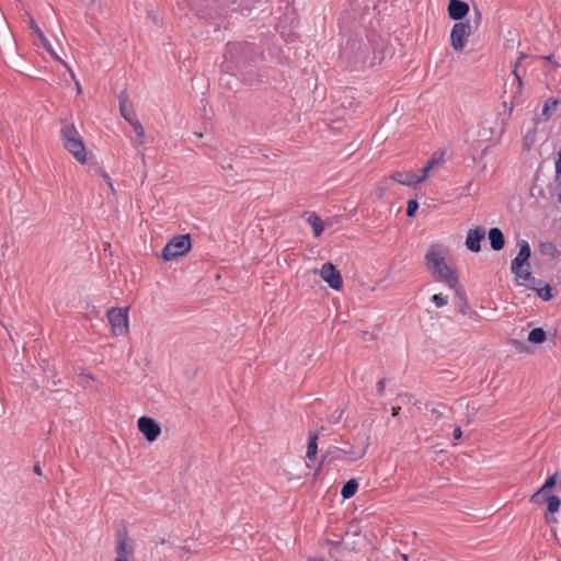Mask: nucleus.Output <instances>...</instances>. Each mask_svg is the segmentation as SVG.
I'll return each instance as SVG.
<instances>
[{
	"instance_id": "obj_32",
	"label": "nucleus",
	"mask_w": 561,
	"mask_h": 561,
	"mask_svg": "<svg viewBox=\"0 0 561 561\" xmlns=\"http://www.w3.org/2000/svg\"><path fill=\"white\" fill-rule=\"evenodd\" d=\"M129 124L134 128V131L136 134L135 141L141 144L142 142V138L145 137V128L142 127L141 123L137 118V119H134Z\"/></svg>"
},
{
	"instance_id": "obj_16",
	"label": "nucleus",
	"mask_w": 561,
	"mask_h": 561,
	"mask_svg": "<svg viewBox=\"0 0 561 561\" xmlns=\"http://www.w3.org/2000/svg\"><path fill=\"white\" fill-rule=\"evenodd\" d=\"M119 101V112L122 116L128 122L131 123L134 119H137V115L129 103L128 94L125 90L121 91L118 95Z\"/></svg>"
},
{
	"instance_id": "obj_22",
	"label": "nucleus",
	"mask_w": 561,
	"mask_h": 561,
	"mask_svg": "<svg viewBox=\"0 0 561 561\" xmlns=\"http://www.w3.org/2000/svg\"><path fill=\"white\" fill-rule=\"evenodd\" d=\"M307 222L312 227L313 236L320 237L324 230V221L316 213H308Z\"/></svg>"
},
{
	"instance_id": "obj_18",
	"label": "nucleus",
	"mask_w": 561,
	"mask_h": 561,
	"mask_svg": "<svg viewBox=\"0 0 561 561\" xmlns=\"http://www.w3.org/2000/svg\"><path fill=\"white\" fill-rule=\"evenodd\" d=\"M559 473L554 472L553 474L549 476L545 483L537 490L531 496L530 502H538L539 497H542L543 495L550 494V491L552 488L557 486Z\"/></svg>"
},
{
	"instance_id": "obj_14",
	"label": "nucleus",
	"mask_w": 561,
	"mask_h": 561,
	"mask_svg": "<svg viewBox=\"0 0 561 561\" xmlns=\"http://www.w3.org/2000/svg\"><path fill=\"white\" fill-rule=\"evenodd\" d=\"M134 547L128 543L126 533L119 531L117 534L116 558L114 561H129L128 558L133 557Z\"/></svg>"
},
{
	"instance_id": "obj_60",
	"label": "nucleus",
	"mask_w": 561,
	"mask_h": 561,
	"mask_svg": "<svg viewBox=\"0 0 561 561\" xmlns=\"http://www.w3.org/2000/svg\"><path fill=\"white\" fill-rule=\"evenodd\" d=\"M58 383H61V380L53 381V385H58Z\"/></svg>"
},
{
	"instance_id": "obj_52",
	"label": "nucleus",
	"mask_w": 561,
	"mask_h": 561,
	"mask_svg": "<svg viewBox=\"0 0 561 561\" xmlns=\"http://www.w3.org/2000/svg\"><path fill=\"white\" fill-rule=\"evenodd\" d=\"M323 467H320V462L318 463V467L316 469L314 476H318L319 472L322 470Z\"/></svg>"
},
{
	"instance_id": "obj_1",
	"label": "nucleus",
	"mask_w": 561,
	"mask_h": 561,
	"mask_svg": "<svg viewBox=\"0 0 561 561\" xmlns=\"http://www.w3.org/2000/svg\"><path fill=\"white\" fill-rule=\"evenodd\" d=\"M340 34L346 38L340 50V60L351 69H364L371 38L363 37L357 24L352 20V13L344 11L339 20Z\"/></svg>"
},
{
	"instance_id": "obj_42",
	"label": "nucleus",
	"mask_w": 561,
	"mask_h": 561,
	"mask_svg": "<svg viewBox=\"0 0 561 561\" xmlns=\"http://www.w3.org/2000/svg\"><path fill=\"white\" fill-rule=\"evenodd\" d=\"M540 58L549 61L553 66V68H556V69L560 67V64L554 59V55L553 54H550V55H547V56H542Z\"/></svg>"
},
{
	"instance_id": "obj_49",
	"label": "nucleus",
	"mask_w": 561,
	"mask_h": 561,
	"mask_svg": "<svg viewBox=\"0 0 561 561\" xmlns=\"http://www.w3.org/2000/svg\"><path fill=\"white\" fill-rule=\"evenodd\" d=\"M33 471H34V473H36V474H38V476H42V468H41V466H39V463H38V462H36V463L34 465V467H33Z\"/></svg>"
},
{
	"instance_id": "obj_6",
	"label": "nucleus",
	"mask_w": 561,
	"mask_h": 561,
	"mask_svg": "<svg viewBox=\"0 0 561 561\" xmlns=\"http://www.w3.org/2000/svg\"><path fill=\"white\" fill-rule=\"evenodd\" d=\"M474 31L470 27V21L456 22L450 32V45L456 51H462L467 45L468 37Z\"/></svg>"
},
{
	"instance_id": "obj_29",
	"label": "nucleus",
	"mask_w": 561,
	"mask_h": 561,
	"mask_svg": "<svg viewBox=\"0 0 561 561\" xmlns=\"http://www.w3.org/2000/svg\"><path fill=\"white\" fill-rule=\"evenodd\" d=\"M517 245H518V249H519L517 256H522V259L524 261H528L530 259V256H531V248H530L528 241L519 240L517 242Z\"/></svg>"
},
{
	"instance_id": "obj_24",
	"label": "nucleus",
	"mask_w": 561,
	"mask_h": 561,
	"mask_svg": "<svg viewBox=\"0 0 561 561\" xmlns=\"http://www.w3.org/2000/svg\"><path fill=\"white\" fill-rule=\"evenodd\" d=\"M318 438L319 434L318 432L311 433L309 435L308 439V446H307V459L308 460H314L318 454Z\"/></svg>"
},
{
	"instance_id": "obj_41",
	"label": "nucleus",
	"mask_w": 561,
	"mask_h": 561,
	"mask_svg": "<svg viewBox=\"0 0 561 561\" xmlns=\"http://www.w3.org/2000/svg\"><path fill=\"white\" fill-rule=\"evenodd\" d=\"M430 171H431V169L427 168V165L425 164L421 170V174L420 175L416 174V179H417L416 181H419V183L423 182L427 178Z\"/></svg>"
},
{
	"instance_id": "obj_45",
	"label": "nucleus",
	"mask_w": 561,
	"mask_h": 561,
	"mask_svg": "<svg viewBox=\"0 0 561 561\" xmlns=\"http://www.w3.org/2000/svg\"><path fill=\"white\" fill-rule=\"evenodd\" d=\"M462 435V431L460 426H456L453 433L454 439H460Z\"/></svg>"
},
{
	"instance_id": "obj_2",
	"label": "nucleus",
	"mask_w": 561,
	"mask_h": 561,
	"mask_svg": "<svg viewBox=\"0 0 561 561\" xmlns=\"http://www.w3.org/2000/svg\"><path fill=\"white\" fill-rule=\"evenodd\" d=\"M262 53L249 42H229L226 45L224 61L220 65L221 72L236 76L255 61Z\"/></svg>"
},
{
	"instance_id": "obj_28",
	"label": "nucleus",
	"mask_w": 561,
	"mask_h": 561,
	"mask_svg": "<svg viewBox=\"0 0 561 561\" xmlns=\"http://www.w3.org/2000/svg\"><path fill=\"white\" fill-rule=\"evenodd\" d=\"M533 290L536 291V294L543 300V301H550L553 298L552 288L548 283H543L542 286L536 287L530 286Z\"/></svg>"
},
{
	"instance_id": "obj_20",
	"label": "nucleus",
	"mask_w": 561,
	"mask_h": 561,
	"mask_svg": "<svg viewBox=\"0 0 561 561\" xmlns=\"http://www.w3.org/2000/svg\"><path fill=\"white\" fill-rule=\"evenodd\" d=\"M534 504H542V503H546L547 504V512L550 513V514H553V513H557L560 508V505H561V500L558 495L556 494H547V495H543L542 494V497H539L538 502H533Z\"/></svg>"
},
{
	"instance_id": "obj_54",
	"label": "nucleus",
	"mask_w": 561,
	"mask_h": 561,
	"mask_svg": "<svg viewBox=\"0 0 561 561\" xmlns=\"http://www.w3.org/2000/svg\"><path fill=\"white\" fill-rule=\"evenodd\" d=\"M308 561H324V559L310 558Z\"/></svg>"
},
{
	"instance_id": "obj_10",
	"label": "nucleus",
	"mask_w": 561,
	"mask_h": 561,
	"mask_svg": "<svg viewBox=\"0 0 561 561\" xmlns=\"http://www.w3.org/2000/svg\"><path fill=\"white\" fill-rule=\"evenodd\" d=\"M470 5L462 0H449L447 5V13L449 19L456 22H465L463 19L468 15Z\"/></svg>"
},
{
	"instance_id": "obj_35",
	"label": "nucleus",
	"mask_w": 561,
	"mask_h": 561,
	"mask_svg": "<svg viewBox=\"0 0 561 561\" xmlns=\"http://www.w3.org/2000/svg\"><path fill=\"white\" fill-rule=\"evenodd\" d=\"M517 278H520L523 279L524 282H528L527 284H530L531 283V278L534 276H531V273L528 268H525V270H520L518 271V274H515ZM523 285L525 283H522Z\"/></svg>"
},
{
	"instance_id": "obj_37",
	"label": "nucleus",
	"mask_w": 561,
	"mask_h": 561,
	"mask_svg": "<svg viewBox=\"0 0 561 561\" xmlns=\"http://www.w3.org/2000/svg\"><path fill=\"white\" fill-rule=\"evenodd\" d=\"M319 462L320 467H324L327 465L332 463L331 449L327 450L324 454L321 455Z\"/></svg>"
},
{
	"instance_id": "obj_59",
	"label": "nucleus",
	"mask_w": 561,
	"mask_h": 561,
	"mask_svg": "<svg viewBox=\"0 0 561 561\" xmlns=\"http://www.w3.org/2000/svg\"><path fill=\"white\" fill-rule=\"evenodd\" d=\"M58 383H61V380L53 381V385H58Z\"/></svg>"
},
{
	"instance_id": "obj_43",
	"label": "nucleus",
	"mask_w": 561,
	"mask_h": 561,
	"mask_svg": "<svg viewBox=\"0 0 561 561\" xmlns=\"http://www.w3.org/2000/svg\"><path fill=\"white\" fill-rule=\"evenodd\" d=\"M543 283H546L545 280L542 279H539V278H536V277H533L531 278V283L530 284H524L526 287L530 288V286H536V287H540L543 285Z\"/></svg>"
},
{
	"instance_id": "obj_39",
	"label": "nucleus",
	"mask_w": 561,
	"mask_h": 561,
	"mask_svg": "<svg viewBox=\"0 0 561 561\" xmlns=\"http://www.w3.org/2000/svg\"><path fill=\"white\" fill-rule=\"evenodd\" d=\"M527 57H528V55H527V54H525V53H520V54H519V57L517 58V60H516V62H515V68H514V71H513V72H514V75H515L516 79H517L519 82H520V76H519V73H518V71H517V67H518L519 62H520L523 59L527 58Z\"/></svg>"
},
{
	"instance_id": "obj_30",
	"label": "nucleus",
	"mask_w": 561,
	"mask_h": 561,
	"mask_svg": "<svg viewBox=\"0 0 561 561\" xmlns=\"http://www.w3.org/2000/svg\"><path fill=\"white\" fill-rule=\"evenodd\" d=\"M466 21H470V27L476 32L482 23V13L477 5H473V15Z\"/></svg>"
},
{
	"instance_id": "obj_36",
	"label": "nucleus",
	"mask_w": 561,
	"mask_h": 561,
	"mask_svg": "<svg viewBox=\"0 0 561 561\" xmlns=\"http://www.w3.org/2000/svg\"><path fill=\"white\" fill-rule=\"evenodd\" d=\"M331 458H332V462H333V461H337V460L344 459L345 456L343 455L341 448L333 447V448H331Z\"/></svg>"
},
{
	"instance_id": "obj_57",
	"label": "nucleus",
	"mask_w": 561,
	"mask_h": 561,
	"mask_svg": "<svg viewBox=\"0 0 561 561\" xmlns=\"http://www.w3.org/2000/svg\"><path fill=\"white\" fill-rule=\"evenodd\" d=\"M482 154H483V156H484V154H488V148H485V149L483 150Z\"/></svg>"
},
{
	"instance_id": "obj_34",
	"label": "nucleus",
	"mask_w": 561,
	"mask_h": 561,
	"mask_svg": "<svg viewBox=\"0 0 561 561\" xmlns=\"http://www.w3.org/2000/svg\"><path fill=\"white\" fill-rule=\"evenodd\" d=\"M432 301L435 304L437 308H442L447 305V297L442 296L440 294H434L432 296Z\"/></svg>"
},
{
	"instance_id": "obj_56",
	"label": "nucleus",
	"mask_w": 561,
	"mask_h": 561,
	"mask_svg": "<svg viewBox=\"0 0 561 561\" xmlns=\"http://www.w3.org/2000/svg\"><path fill=\"white\" fill-rule=\"evenodd\" d=\"M552 520H556V518H553V517H552V518H548V517H547V523H550V522H552Z\"/></svg>"
},
{
	"instance_id": "obj_44",
	"label": "nucleus",
	"mask_w": 561,
	"mask_h": 561,
	"mask_svg": "<svg viewBox=\"0 0 561 561\" xmlns=\"http://www.w3.org/2000/svg\"><path fill=\"white\" fill-rule=\"evenodd\" d=\"M376 387H377V392H378V394H380V396H381V394L383 393V391H385V379H380V380L377 382Z\"/></svg>"
},
{
	"instance_id": "obj_11",
	"label": "nucleus",
	"mask_w": 561,
	"mask_h": 561,
	"mask_svg": "<svg viewBox=\"0 0 561 561\" xmlns=\"http://www.w3.org/2000/svg\"><path fill=\"white\" fill-rule=\"evenodd\" d=\"M485 229L482 226H478L474 229H470L467 232L465 244L471 252L478 253L481 251V242L485 238Z\"/></svg>"
},
{
	"instance_id": "obj_21",
	"label": "nucleus",
	"mask_w": 561,
	"mask_h": 561,
	"mask_svg": "<svg viewBox=\"0 0 561 561\" xmlns=\"http://www.w3.org/2000/svg\"><path fill=\"white\" fill-rule=\"evenodd\" d=\"M390 178L400 183V184H403V185H407V186H415L416 184H419V181H416V174L413 173V172H401V171H397V172H393Z\"/></svg>"
},
{
	"instance_id": "obj_15",
	"label": "nucleus",
	"mask_w": 561,
	"mask_h": 561,
	"mask_svg": "<svg viewBox=\"0 0 561 561\" xmlns=\"http://www.w3.org/2000/svg\"><path fill=\"white\" fill-rule=\"evenodd\" d=\"M239 72L241 73L243 82L248 85L257 87L267 82V77L255 69H243Z\"/></svg>"
},
{
	"instance_id": "obj_48",
	"label": "nucleus",
	"mask_w": 561,
	"mask_h": 561,
	"mask_svg": "<svg viewBox=\"0 0 561 561\" xmlns=\"http://www.w3.org/2000/svg\"><path fill=\"white\" fill-rule=\"evenodd\" d=\"M102 175H103V178H104L105 182L107 183L108 187H110L111 190H113V184H112V182H111V178H110V175H108L106 172H104V171L102 172Z\"/></svg>"
},
{
	"instance_id": "obj_58",
	"label": "nucleus",
	"mask_w": 561,
	"mask_h": 561,
	"mask_svg": "<svg viewBox=\"0 0 561 561\" xmlns=\"http://www.w3.org/2000/svg\"><path fill=\"white\" fill-rule=\"evenodd\" d=\"M58 383H61V380L53 381V385H58Z\"/></svg>"
},
{
	"instance_id": "obj_50",
	"label": "nucleus",
	"mask_w": 561,
	"mask_h": 561,
	"mask_svg": "<svg viewBox=\"0 0 561 561\" xmlns=\"http://www.w3.org/2000/svg\"><path fill=\"white\" fill-rule=\"evenodd\" d=\"M432 413L436 415L437 419L443 416V412L436 408L432 409Z\"/></svg>"
},
{
	"instance_id": "obj_27",
	"label": "nucleus",
	"mask_w": 561,
	"mask_h": 561,
	"mask_svg": "<svg viewBox=\"0 0 561 561\" xmlns=\"http://www.w3.org/2000/svg\"><path fill=\"white\" fill-rule=\"evenodd\" d=\"M561 99L558 98H548L543 104V108L541 112V116H543L545 121L549 119L551 116V111L556 110Z\"/></svg>"
},
{
	"instance_id": "obj_31",
	"label": "nucleus",
	"mask_w": 561,
	"mask_h": 561,
	"mask_svg": "<svg viewBox=\"0 0 561 561\" xmlns=\"http://www.w3.org/2000/svg\"><path fill=\"white\" fill-rule=\"evenodd\" d=\"M524 266H526V268H528L529 263H528V261H524L522 259V256L516 255L511 262V271L513 274H518V271L525 270Z\"/></svg>"
},
{
	"instance_id": "obj_13",
	"label": "nucleus",
	"mask_w": 561,
	"mask_h": 561,
	"mask_svg": "<svg viewBox=\"0 0 561 561\" xmlns=\"http://www.w3.org/2000/svg\"><path fill=\"white\" fill-rule=\"evenodd\" d=\"M385 58V44L382 41L375 42L371 38L370 49L367 51V58L365 62V68L374 67L377 64H380Z\"/></svg>"
},
{
	"instance_id": "obj_7",
	"label": "nucleus",
	"mask_w": 561,
	"mask_h": 561,
	"mask_svg": "<svg viewBox=\"0 0 561 561\" xmlns=\"http://www.w3.org/2000/svg\"><path fill=\"white\" fill-rule=\"evenodd\" d=\"M127 312L128 308H111L106 312L114 335H123L128 333L129 325Z\"/></svg>"
},
{
	"instance_id": "obj_26",
	"label": "nucleus",
	"mask_w": 561,
	"mask_h": 561,
	"mask_svg": "<svg viewBox=\"0 0 561 561\" xmlns=\"http://www.w3.org/2000/svg\"><path fill=\"white\" fill-rule=\"evenodd\" d=\"M547 340V333L542 328H535L528 333L527 341L533 344H541Z\"/></svg>"
},
{
	"instance_id": "obj_8",
	"label": "nucleus",
	"mask_w": 561,
	"mask_h": 561,
	"mask_svg": "<svg viewBox=\"0 0 561 561\" xmlns=\"http://www.w3.org/2000/svg\"><path fill=\"white\" fill-rule=\"evenodd\" d=\"M138 431L149 442H154L161 434L160 424L150 416H140L137 421Z\"/></svg>"
},
{
	"instance_id": "obj_40",
	"label": "nucleus",
	"mask_w": 561,
	"mask_h": 561,
	"mask_svg": "<svg viewBox=\"0 0 561 561\" xmlns=\"http://www.w3.org/2000/svg\"><path fill=\"white\" fill-rule=\"evenodd\" d=\"M540 249H541L542 253H550V254L553 253L554 251H557L556 247L552 243H550V242L541 243L540 244Z\"/></svg>"
},
{
	"instance_id": "obj_5",
	"label": "nucleus",
	"mask_w": 561,
	"mask_h": 561,
	"mask_svg": "<svg viewBox=\"0 0 561 561\" xmlns=\"http://www.w3.org/2000/svg\"><path fill=\"white\" fill-rule=\"evenodd\" d=\"M191 248V236L188 233L174 236L162 249L161 259L165 262L172 261L178 256L185 255Z\"/></svg>"
},
{
	"instance_id": "obj_25",
	"label": "nucleus",
	"mask_w": 561,
	"mask_h": 561,
	"mask_svg": "<svg viewBox=\"0 0 561 561\" xmlns=\"http://www.w3.org/2000/svg\"><path fill=\"white\" fill-rule=\"evenodd\" d=\"M358 489V482L356 479H350L346 481L342 489H341V495L344 500H348L355 495Z\"/></svg>"
},
{
	"instance_id": "obj_9",
	"label": "nucleus",
	"mask_w": 561,
	"mask_h": 561,
	"mask_svg": "<svg viewBox=\"0 0 561 561\" xmlns=\"http://www.w3.org/2000/svg\"><path fill=\"white\" fill-rule=\"evenodd\" d=\"M320 276L334 290H340L343 287L341 272L331 262H327L321 266Z\"/></svg>"
},
{
	"instance_id": "obj_4",
	"label": "nucleus",
	"mask_w": 561,
	"mask_h": 561,
	"mask_svg": "<svg viewBox=\"0 0 561 561\" xmlns=\"http://www.w3.org/2000/svg\"><path fill=\"white\" fill-rule=\"evenodd\" d=\"M61 141L66 150H68L80 163L87 161V150L83 140L73 124H65L60 130Z\"/></svg>"
},
{
	"instance_id": "obj_46",
	"label": "nucleus",
	"mask_w": 561,
	"mask_h": 561,
	"mask_svg": "<svg viewBox=\"0 0 561 561\" xmlns=\"http://www.w3.org/2000/svg\"><path fill=\"white\" fill-rule=\"evenodd\" d=\"M438 162V160L435 158V154L426 162L427 168L431 170L434 168V165Z\"/></svg>"
},
{
	"instance_id": "obj_47",
	"label": "nucleus",
	"mask_w": 561,
	"mask_h": 561,
	"mask_svg": "<svg viewBox=\"0 0 561 561\" xmlns=\"http://www.w3.org/2000/svg\"><path fill=\"white\" fill-rule=\"evenodd\" d=\"M556 170H557V173L558 174H561V149H560V152H559V158L556 162Z\"/></svg>"
},
{
	"instance_id": "obj_3",
	"label": "nucleus",
	"mask_w": 561,
	"mask_h": 561,
	"mask_svg": "<svg viewBox=\"0 0 561 561\" xmlns=\"http://www.w3.org/2000/svg\"><path fill=\"white\" fill-rule=\"evenodd\" d=\"M424 261L437 282L446 284L449 288H456L459 283L457 272L447 265L445 257L436 250L435 245L431 247Z\"/></svg>"
},
{
	"instance_id": "obj_17",
	"label": "nucleus",
	"mask_w": 561,
	"mask_h": 561,
	"mask_svg": "<svg viewBox=\"0 0 561 561\" xmlns=\"http://www.w3.org/2000/svg\"><path fill=\"white\" fill-rule=\"evenodd\" d=\"M368 443H365L363 446H355L354 444L345 443L344 447H341V450L345 458L350 461H356L362 459L367 450Z\"/></svg>"
},
{
	"instance_id": "obj_19",
	"label": "nucleus",
	"mask_w": 561,
	"mask_h": 561,
	"mask_svg": "<svg viewBox=\"0 0 561 561\" xmlns=\"http://www.w3.org/2000/svg\"><path fill=\"white\" fill-rule=\"evenodd\" d=\"M490 247L494 251H501L505 247V237L500 228L493 227L488 231Z\"/></svg>"
},
{
	"instance_id": "obj_55",
	"label": "nucleus",
	"mask_w": 561,
	"mask_h": 561,
	"mask_svg": "<svg viewBox=\"0 0 561 561\" xmlns=\"http://www.w3.org/2000/svg\"><path fill=\"white\" fill-rule=\"evenodd\" d=\"M558 202L561 203V192L558 193Z\"/></svg>"
},
{
	"instance_id": "obj_12",
	"label": "nucleus",
	"mask_w": 561,
	"mask_h": 561,
	"mask_svg": "<svg viewBox=\"0 0 561 561\" xmlns=\"http://www.w3.org/2000/svg\"><path fill=\"white\" fill-rule=\"evenodd\" d=\"M31 28L34 31V33L37 35L38 39L41 41V44L42 46L46 49V51L57 61H60L62 65H65L67 67V69L70 71V75L71 77L75 79V73L73 71L71 70V68L65 62L61 60V58L56 54V51L54 50L51 44L49 43V41L47 39V37L45 36V34L43 33V31L41 30V27L35 23V21L31 18Z\"/></svg>"
},
{
	"instance_id": "obj_23",
	"label": "nucleus",
	"mask_w": 561,
	"mask_h": 561,
	"mask_svg": "<svg viewBox=\"0 0 561 561\" xmlns=\"http://www.w3.org/2000/svg\"><path fill=\"white\" fill-rule=\"evenodd\" d=\"M455 290V296L458 299V305L460 306V312L462 314H467L470 311V306L467 300L466 293L463 288L458 284L456 288H453Z\"/></svg>"
},
{
	"instance_id": "obj_53",
	"label": "nucleus",
	"mask_w": 561,
	"mask_h": 561,
	"mask_svg": "<svg viewBox=\"0 0 561 561\" xmlns=\"http://www.w3.org/2000/svg\"><path fill=\"white\" fill-rule=\"evenodd\" d=\"M76 85H77L78 93H81L82 92L81 85H80V83L78 81H76Z\"/></svg>"
},
{
	"instance_id": "obj_33",
	"label": "nucleus",
	"mask_w": 561,
	"mask_h": 561,
	"mask_svg": "<svg viewBox=\"0 0 561 561\" xmlns=\"http://www.w3.org/2000/svg\"><path fill=\"white\" fill-rule=\"evenodd\" d=\"M419 209V202L416 199H410L407 205V216L414 217Z\"/></svg>"
},
{
	"instance_id": "obj_38",
	"label": "nucleus",
	"mask_w": 561,
	"mask_h": 561,
	"mask_svg": "<svg viewBox=\"0 0 561 561\" xmlns=\"http://www.w3.org/2000/svg\"><path fill=\"white\" fill-rule=\"evenodd\" d=\"M344 413V410H341V411H335L334 413H332L330 416H329V422L332 423V424H336L341 421L342 419V415Z\"/></svg>"
},
{
	"instance_id": "obj_51",
	"label": "nucleus",
	"mask_w": 561,
	"mask_h": 561,
	"mask_svg": "<svg viewBox=\"0 0 561 561\" xmlns=\"http://www.w3.org/2000/svg\"><path fill=\"white\" fill-rule=\"evenodd\" d=\"M400 410H401V408H400V407H394V408H392V416H397V415H399Z\"/></svg>"
}]
</instances>
